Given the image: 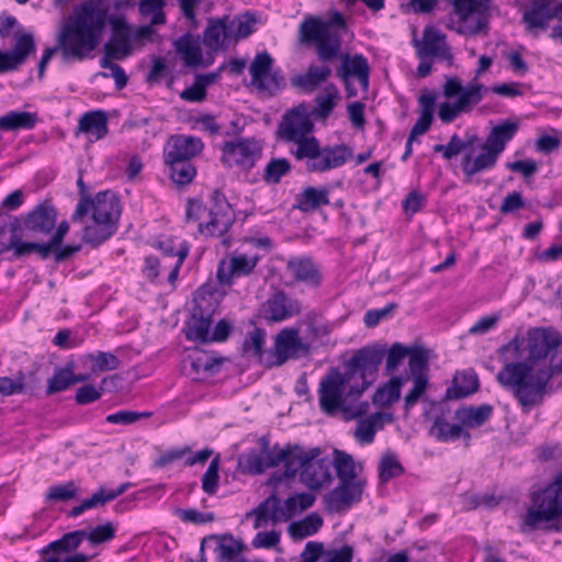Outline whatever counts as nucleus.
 Here are the masks:
<instances>
[{
    "instance_id": "nucleus-57",
    "label": "nucleus",
    "mask_w": 562,
    "mask_h": 562,
    "mask_svg": "<svg viewBox=\"0 0 562 562\" xmlns=\"http://www.w3.org/2000/svg\"><path fill=\"white\" fill-rule=\"evenodd\" d=\"M446 43V35L440 31H437L431 27H426L423 36V48L422 54L426 56H430L438 50V47L441 44Z\"/></svg>"
},
{
    "instance_id": "nucleus-64",
    "label": "nucleus",
    "mask_w": 562,
    "mask_h": 562,
    "mask_svg": "<svg viewBox=\"0 0 562 562\" xmlns=\"http://www.w3.org/2000/svg\"><path fill=\"white\" fill-rule=\"evenodd\" d=\"M396 303H389L382 308L369 310L363 318L366 326L370 328L376 326L381 319L391 315L396 310Z\"/></svg>"
},
{
    "instance_id": "nucleus-59",
    "label": "nucleus",
    "mask_w": 562,
    "mask_h": 562,
    "mask_svg": "<svg viewBox=\"0 0 562 562\" xmlns=\"http://www.w3.org/2000/svg\"><path fill=\"white\" fill-rule=\"evenodd\" d=\"M89 358L92 362L93 371H111L120 366L119 358L111 352L98 351L94 355H90Z\"/></svg>"
},
{
    "instance_id": "nucleus-13",
    "label": "nucleus",
    "mask_w": 562,
    "mask_h": 562,
    "mask_svg": "<svg viewBox=\"0 0 562 562\" xmlns=\"http://www.w3.org/2000/svg\"><path fill=\"white\" fill-rule=\"evenodd\" d=\"M459 25L456 32L473 36L487 29L490 21L491 0H451Z\"/></svg>"
},
{
    "instance_id": "nucleus-39",
    "label": "nucleus",
    "mask_w": 562,
    "mask_h": 562,
    "mask_svg": "<svg viewBox=\"0 0 562 562\" xmlns=\"http://www.w3.org/2000/svg\"><path fill=\"white\" fill-rule=\"evenodd\" d=\"M80 132L91 134L95 139H101L108 134V114L102 110L85 113L78 123Z\"/></svg>"
},
{
    "instance_id": "nucleus-35",
    "label": "nucleus",
    "mask_w": 562,
    "mask_h": 562,
    "mask_svg": "<svg viewBox=\"0 0 562 562\" xmlns=\"http://www.w3.org/2000/svg\"><path fill=\"white\" fill-rule=\"evenodd\" d=\"M329 193L328 187H307L297 195L295 207L304 213L316 211L329 204Z\"/></svg>"
},
{
    "instance_id": "nucleus-55",
    "label": "nucleus",
    "mask_w": 562,
    "mask_h": 562,
    "mask_svg": "<svg viewBox=\"0 0 562 562\" xmlns=\"http://www.w3.org/2000/svg\"><path fill=\"white\" fill-rule=\"evenodd\" d=\"M338 98V90L334 85L326 88V94L316 97L315 114L319 117H327L335 108V100Z\"/></svg>"
},
{
    "instance_id": "nucleus-34",
    "label": "nucleus",
    "mask_w": 562,
    "mask_h": 562,
    "mask_svg": "<svg viewBox=\"0 0 562 562\" xmlns=\"http://www.w3.org/2000/svg\"><path fill=\"white\" fill-rule=\"evenodd\" d=\"M493 414V406L490 404H482L479 406H462L454 413L456 419L461 426L468 428H476L484 425Z\"/></svg>"
},
{
    "instance_id": "nucleus-26",
    "label": "nucleus",
    "mask_w": 562,
    "mask_h": 562,
    "mask_svg": "<svg viewBox=\"0 0 562 562\" xmlns=\"http://www.w3.org/2000/svg\"><path fill=\"white\" fill-rule=\"evenodd\" d=\"M262 441H263L262 453L251 451V452L244 454L239 459V464L243 467L244 471L251 475L260 474L266 469L276 468L281 463L285 468V460L280 459V454L282 453V448L279 449L277 446H274L270 450L268 440L262 439Z\"/></svg>"
},
{
    "instance_id": "nucleus-51",
    "label": "nucleus",
    "mask_w": 562,
    "mask_h": 562,
    "mask_svg": "<svg viewBox=\"0 0 562 562\" xmlns=\"http://www.w3.org/2000/svg\"><path fill=\"white\" fill-rule=\"evenodd\" d=\"M379 479L382 482H387L393 477L400 476L404 473V468L396 459L393 452H385L382 454L379 463Z\"/></svg>"
},
{
    "instance_id": "nucleus-58",
    "label": "nucleus",
    "mask_w": 562,
    "mask_h": 562,
    "mask_svg": "<svg viewBox=\"0 0 562 562\" xmlns=\"http://www.w3.org/2000/svg\"><path fill=\"white\" fill-rule=\"evenodd\" d=\"M71 385L70 369L59 368L56 369L53 376L47 382L46 394L52 395L57 392L64 391Z\"/></svg>"
},
{
    "instance_id": "nucleus-48",
    "label": "nucleus",
    "mask_w": 562,
    "mask_h": 562,
    "mask_svg": "<svg viewBox=\"0 0 562 562\" xmlns=\"http://www.w3.org/2000/svg\"><path fill=\"white\" fill-rule=\"evenodd\" d=\"M165 162L169 166L171 180L177 184L184 186L190 183L196 173L190 160Z\"/></svg>"
},
{
    "instance_id": "nucleus-25",
    "label": "nucleus",
    "mask_w": 562,
    "mask_h": 562,
    "mask_svg": "<svg viewBox=\"0 0 562 562\" xmlns=\"http://www.w3.org/2000/svg\"><path fill=\"white\" fill-rule=\"evenodd\" d=\"M202 43L214 57L215 54L225 52L233 42L227 24V15L210 18L202 35Z\"/></svg>"
},
{
    "instance_id": "nucleus-10",
    "label": "nucleus",
    "mask_w": 562,
    "mask_h": 562,
    "mask_svg": "<svg viewBox=\"0 0 562 562\" xmlns=\"http://www.w3.org/2000/svg\"><path fill=\"white\" fill-rule=\"evenodd\" d=\"M487 88L482 83L470 82L462 86L457 77H447L443 85V95L447 99L458 97L454 103L442 102L438 109V117L445 124L453 122L460 114L469 113L479 104Z\"/></svg>"
},
{
    "instance_id": "nucleus-63",
    "label": "nucleus",
    "mask_w": 562,
    "mask_h": 562,
    "mask_svg": "<svg viewBox=\"0 0 562 562\" xmlns=\"http://www.w3.org/2000/svg\"><path fill=\"white\" fill-rule=\"evenodd\" d=\"M115 536V529L111 522L97 526L91 531L87 532L86 539L93 546L102 542L110 541Z\"/></svg>"
},
{
    "instance_id": "nucleus-17",
    "label": "nucleus",
    "mask_w": 562,
    "mask_h": 562,
    "mask_svg": "<svg viewBox=\"0 0 562 562\" xmlns=\"http://www.w3.org/2000/svg\"><path fill=\"white\" fill-rule=\"evenodd\" d=\"M310 353V346L300 338L295 328H284L276 337L273 349L269 352V367L282 366L288 359H296Z\"/></svg>"
},
{
    "instance_id": "nucleus-36",
    "label": "nucleus",
    "mask_w": 562,
    "mask_h": 562,
    "mask_svg": "<svg viewBox=\"0 0 562 562\" xmlns=\"http://www.w3.org/2000/svg\"><path fill=\"white\" fill-rule=\"evenodd\" d=\"M36 52V44L32 33L15 35V44L11 52H5L11 70L23 65L27 57Z\"/></svg>"
},
{
    "instance_id": "nucleus-20",
    "label": "nucleus",
    "mask_w": 562,
    "mask_h": 562,
    "mask_svg": "<svg viewBox=\"0 0 562 562\" xmlns=\"http://www.w3.org/2000/svg\"><path fill=\"white\" fill-rule=\"evenodd\" d=\"M561 336L552 329L532 328L528 331L527 349L528 361L533 362L547 357L553 358V353L561 345Z\"/></svg>"
},
{
    "instance_id": "nucleus-6",
    "label": "nucleus",
    "mask_w": 562,
    "mask_h": 562,
    "mask_svg": "<svg viewBox=\"0 0 562 562\" xmlns=\"http://www.w3.org/2000/svg\"><path fill=\"white\" fill-rule=\"evenodd\" d=\"M91 29L86 26L83 16L75 14V10L64 19L56 32L55 44L43 52L38 61V78L44 77L47 64L54 55H59L65 64L90 59V50L95 43Z\"/></svg>"
},
{
    "instance_id": "nucleus-11",
    "label": "nucleus",
    "mask_w": 562,
    "mask_h": 562,
    "mask_svg": "<svg viewBox=\"0 0 562 562\" xmlns=\"http://www.w3.org/2000/svg\"><path fill=\"white\" fill-rule=\"evenodd\" d=\"M314 502L315 496L306 492L289 496L283 505H281V501L277 496L271 495L255 509L256 520L254 527L258 529L269 519L273 522L288 521L297 513L312 507Z\"/></svg>"
},
{
    "instance_id": "nucleus-54",
    "label": "nucleus",
    "mask_w": 562,
    "mask_h": 562,
    "mask_svg": "<svg viewBox=\"0 0 562 562\" xmlns=\"http://www.w3.org/2000/svg\"><path fill=\"white\" fill-rule=\"evenodd\" d=\"M376 344L382 346V344ZM383 347H385V345H383ZM409 348L411 347H406L401 342H394L387 351L386 348H384L385 352L383 358H386L385 371L387 374L393 373L398 368L401 362L408 356Z\"/></svg>"
},
{
    "instance_id": "nucleus-46",
    "label": "nucleus",
    "mask_w": 562,
    "mask_h": 562,
    "mask_svg": "<svg viewBox=\"0 0 562 562\" xmlns=\"http://www.w3.org/2000/svg\"><path fill=\"white\" fill-rule=\"evenodd\" d=\"M430 435L437 440L447 442L461 438L462 426L450 424L442 417H437L430 428Z\"/></svg>"
},
{
    "instance_id": "nucleus-8",
    "label": "nucleus",
    "mask_w": 562,
    "mask_h": 562,
    "mask_svg": "<svg viewBox=\"0 0 562 562\" xmlns=\"http://www.w3.org/2000/svg\"><path fill=\"white\" fill-rule=\"evenodd\" d=\"M518 131V124L512 121H504L494 126L484 144L481 145L482 153L475 158L465 154L461 161L462 171L467 177H472L484 170L492 169L499 155L505 150L509 140H512Z\"/></svg>"
},
{
    "instance_id": "nucleus-1",
    "label": "nucleus",
    "mask_w": 562,
    "mask_h": 562,
    "mask_svg": "<svg viewBox=\"0 0 562 562\" xmlns=\"http://www.w3.org/2000/svg\"><path fill=\"white\" fill-rule=\"evenodd\" d=\"M385 349L367 345L353 352L344 364V372L333 369L319 383V407L326 415L345 414L350 400H358L376 380Z\"/></svg>"
},
{
    "instance_id": "nucleus-50",
    "label": "nucleus",
    "mask_w": 562,
    "mask_h": 562,
    "mask_svg": "<svg viewBox=\"0 0 562 562\" xmlns=\"http://www.w3.org/2000/svg\"><path fill=\"white\" fill-rule=\"evenodd\" d=\"M408 367L413 378L427 376L428 372V351L420 346L409 348Z\"/></svg>"
},
{
    "instance_id": "nucleus-30",
    "label": "nucleus",
    "mask_w": 562,
    "mask_h": 562,
    "mask_svg": "<svg viewBox=\"0 0 562 562\" xmlns=\"http://www.w3.org/2000/svg\"><path fill=\"white\" fill-rule=\"evenodd\" d=\"M211 324L212 313L201 305L193 306L191 316L186 324L187 339L202 344L209 342Z\"/></svg>"
},
{
    "instance_id": "nucleus-45",
    "label": "nucleus",
    "mask_w": 562,
    "mask_h": 562,
    "mask_svg": "<svg viewBox=\"0 0 562 562\" xmlns=\"http://www.w3.org/2000/svg\"><path fill=\"white\" fill-rule=\"evenodd\" d=\"M266 342V331L262 328L255 327L247 333L241 345V355L262 360L263 345Z\"/></svg>"
},
{
    "instance_id": "nucleus-16",
    "label": "nucleus",
    "mask_w": 562,
    "mask_h": 562,
    "mask_svg": "<svg viewBox=\"0 0 562 562\" xmlns=\"http://www.w3.org/2000/svg\"><path fill=\"white\" fill-rule=\"evenodd\" d=\"M209 216L210 220L205 224H199V231L211 236L224 235L235 221L234 211L224 193L220 190H214L212 193Z\"/></svg>"
},
{
    "instance_id": "nucleus-24",
    "label": "nucleus",
    "mask_w": 562,
    "mask_h": 562,
    "mask_svg": "<svg viewBox=\"0 0 562 562\" xmlns=\"http://www.w3.org/2000/svg\"><path fill=\"white\" fill-rule=\"evenodd\" d=\"M257 257L232 255L222 259L216 270V279L221 285H231L235 278L250 274L257 266Z\"/></svg>"
},
{
    "instance_id": "nucleus-5",
    "label": "nucleus",
    "mask_w": 562,
    "mask_h": 562,
    "mask_svg": "<svg viewBox=\"0 0 562 562\" xmlns=\"http://www.w3.org/2000/svg\"><path fill=\"white\" fill-rule=\"evenodd\" d=\"M91 29L86 26L83 16L75 14V10L64 19L56 32L55 44L43 52L38 61V78L44 77L47 64L54 55H59L65 64L90 59V50L95 43Z\"/></svg>"
},
{
    "instance_id": "nucleus-42",
    "label": "nucleus",
    "mask_w": 562,
    "mask_h": 562,
    "mask_svg": "<svg viewBox=\"0 0 562 562\" xmlns=\"http://www.w3.org/2000/svg\"><path fill=\"white\" fill-rule=\"evenodd\" d=\"M323 526V518L317 513H311L299 521L291 522L288 527L290 537L302 540L316 533Z\"/></svg>"
},
{
    "instance_id": "nucleus-49",
    "label": "nucleus",
    "mask_w": 562,
    "mask_h": 562,
    "mask_svg": "<svg viewBox=\"0 0 562 562\" xmlns=\"http://www.w3.org/2000/svg\"><path fill=\"white\" fill-rule=\"evenodd\" d=\"M165 7V0H139L138 2L140 15L150 16L151 25H162L166 23Z\"/></svg>"
},
{
    "instance_id": "nucleus-21",
    "label": "nucleus",
    "mask_w": 562,
    "mask_h": 562,
    "mask_svg": "<svg viewBox=\"0 0 562 562\" xmlns=\"http://www.w3.org/2000/svg\"><path fill=\"white\" fill-rule=\"evenodd\" d=\"M201 44L203 43L200 35H193L191 33H184L173 42V47L183 60L186 67L192 69L198 67L206 68L213 64L214 57L209 50L206 52V56H203Z\"/></svg>"
},
{
    "instance_id": "nucleus-23",
    "label": "nucleus",
    "mask_w": 562,
    "mask_h": 562,
    "mask_svg": "<svg viewBox=\"0 0 562 562\" xmlns=\"http://www.w3.org/2000/svg\"><path fill=\"white\" fill-rule=\"evenodd\" d=\"M23 233L21 218L7 214H0V255L12 251V258L19 259L30 254H20L18 248L23 244H32V241H23Z\"/></svg>"
},
{
    "instance_id": "nucleus-53",
    "label": "nucleus",
    "mask_w": 562,
    "mask_h": 562,
    "mask_svg": "<svg viewBox=\"0 0 562 562\" xmlns=\"http://www.w3.org/2000/svg\"><path fill=\"white\" fill-rule=\"evenodd\" d=\"M78 492V485L74 481H68L65 484L52 485L45 494V501L50 503L68 502L76 498Z\"/></svg>"
},
{
    "instance_id": "nucleus-31",
    "label": "nucleus",
    "mask_w": 562,
    "mask_h": 562,
    "mask_svg": "<svg viewBox=\"0 0 562 562\" xmlns=\"http://www.w3.org/2000/svg\"><path fill=\"white\" fill-rule=\"evenodd\" d=\"M285 268L296 282L306 283L312 286L321 284V272L310 257H290Z\"/></svg>"
},
{
    "instance_id": "nucleus-28",
    "label": "nucleus",
    "mask_w": 562,
    "mask_h": 562,
    "mask_svg": "<svg viewBox=\"0 0 562 562\" xmlns=\"http://www.w3.org/2000/svg\"><path fill=\"white\" fill-rule=\"evenodd\" d=\"M204 145L201 138L188 135H175L169 138L164 150L165 161L191 160Z\"/></svg>"
},
{
    "instance_id": "nucleus-4",
    "label": "nucleus",
    "mask_w": 562,
    "mask_h": 562,
    "mask_svg": "<svg viewBox=\"0 0 562 562\" xmlns=\"http://www.w3.org/2000/svg\"><path fill=\"white\" fill-rule=\"evenodd\" d=\"M74 10L76 15L83 16L86 26L92 27L95 43L90 50V59L94 56L93 53L101 42L106 25H110L112 34L104 45H110L123 59L132 54V27L124 15L110 14V0H85Z\"/></svg>"
},
{
    "instance_id": "nucleus-15",
    "label": "nucleus",
    "mask_w": 562,
    "mask_h": 562,
    "mask_svg": "<svg viewBox=\"0 0 562 562\" xmlns=\"http://www.w3.org/2000/svg\"><path fill=\"white\" fill-rule=\"evenodd\" d=\"M57 218L58 212L52 202L43 201L21 218L22 233L34 239L47 237L54 232Z\"/></svg>"
},
{
    "instance_id": "nucleus-2",
    "label": "nucleus",
    "mask_w": 562,
    "mask_h": 562,
    "mask_svg": "<svg viewBox=\"0 0 562 562\" xmlns=\"http://www.w3.org/2000/svg\"><path fill=\"white\" fill-rule=\"evenodd\" d=\"M347 31L345 16L334 11L327 19L307 14L297 29V41L303 46H314L321 65L311 64L303 74L291 77V86L304 93L314 92L331 76L328 63L339 57L342 33Z\"/></svg>"
},
{
    "instance_id": "nucleus-22",
    "label": "nucleus",
    "mask_w": 562,
    "mask_h": 562,
    "mask_svg": "<svg viewBox=\"0 0 562 562\" xmlns=\"http://www.w3.org/2000/svg\"><path fill=\"white\" fill-rule=\"evenodd\" d=\"M562 2L557 0H530V7L522 14V22L528 32L546 30L552 19H561Z\"/></svg>"
},
{
    "instance_id": "nucleus-7",
    "label": "nucleus",
    "mask_w": 562,
    "mask_h": 562,
    "mask_svg": "<svg viewBox=\"0 0 562 562\" xmlns=\"http://www.w3.org/2000/svg\"><path fill=\"white\" fill-rule=\"evenodd\" d=\"M318 447L305 449L300 445H286L282 448L281 460H285L283 477L294 479L300 474L301 482L310 490H318L333 481V461L321 457Z\"/></svg>"
},
{
    "instance_id": "nucleus-32",
    "label": "nucleus",
    "mask_w": 562,
    "mask_h": 562,
    "mask_svg": "<svg viewBox=\"0 0 562 562\" xmlns=\"http://www.w3.org/2000/svg\"><path fill=\"white\" fill-rule=\"evenodd\" d=\"M55 228L47 243L32 241V244H23L18 248V251L20 254L36 252L41 259H47L52 254V249L63 244L65 236L69 232V223L61 221Z\"/></svg>"
},
{
    "instance_id": "nucleus-40",
    "label": "nucleus",
    "mask_w": 562,
    "mask_h": 562,
    "mask_svg": "<svg viewBox=\"0 0 562 562\" xmlns=\"http://www.w3.org/2000/svg\"><path fill=\"white\" fill-rule=\"evenodd\" d=\"M209 538H213L215 542L217 559L224 562L233 561L246 548L241 540L235 539L231 533L209 535Z\"/></svg>"
},
{
    "instance_id": "nucleus-62",
    "label": "nucleus",
    "mask_w": 562,
    "mask_h": 562,
    "mask_svg": "<svg viewBox=\"0 0 562 562\" xmlns=\"http://www.w3.org/2000/svg\"><path fill=\"white\" fill-rule=\"evenodd\" d=\"M150 416V412L119 411L108 415L106 422L111 424L130 425L142 418H148Z\"/></svg>"
},
{
    "instance_id": "nucleus-33",
    "label": "nucleus",
    "mask_w": 562,
    "mask_h": 562,
    "mask_svg": "<svg viewBox=\"0 0 562 562\" xmlns=\"http://www.w3.org/2000/svg\"><path fill=\"white\" fill-rule=\"evenodd\" d=\"M479 389V379L473 370L458 372L452 381V385L447 389L446 400H461Z\"/></svg>"
},
{
    "instance_id": "nucleus-3",
    "label": "nucleus",
    "mask_w": 562,
    "mask_h": 562,
    "mask_svg": "<svg viewBox=\"0 0 562 562\" xmlns=\"http://www.w3.org/2000/svg\"><path fill=\"white\" fill-rule=\"evenodd\" d=\"M312 130L313 122L299 108L286 112L278 128L282 139L296 144L291 154L296 160H305L306 171L326 172L344 166L352 157V149L345 144L321 147L316 137L307 136Z\"/></svg>"
},
{
    "instance_id": "nucleus-60",
    "label": "nucleus",
    "mask_w": 562,
    "mask_h": 562,
    "mask_svg": "<svg viewBox=\"0 0 562 562\" xmlns=\"http://www.w3.org/2000/svg\"><path fill=\"white\" fill-rule=\"evenodd\" d=\"M428 386L427 376L413 378V386L404 397V408L411 409L425 394Z\"/></svg>"
},
{
    "instance_id": "nucleus-43",
    "label": "nucleus",
    "mask_w": 562,
    "mask_h": 562,
    "mask_svg": "<svg viewBox=\"0 0 562 562\" xmlns=\"http://www.w3.org/2000/svg\"><path fill=\"white\" fill-rule=\"evenodd\" d=\"M403 379L401 376L391 378L383 386L379 387L373 396V404L387 407L400 400Z\"/></svg>"
},
{
    "instance_id": "nucleus-47",
    "label": "nucleus",
    "mask_w": 562,
    "mask_h": 562,
    "mask_svg": "<svg viewBox=\"0 0 562 562\" xmlns=\"http://www.w3.org/2000/svg\"><path fill=\"white\" fill-rule=\"evenodd\" d=\"M335 458L333 467L336 470L337 477L339 481L356 480L359 479L356 473L355 462L350 454L335 450Z\"/></svg>"
},
{
    "instance_id": "nucleus-19",
    "label": "nucleus",
    "mask_w": 562,
    "mask_h": 562,
    "mask_svg": "<svg viewBox=\"0 0 562 562\" xmlns=\"http://www.w3.org/2000/svg\"><path fill=\"white\" fill-rule=\"evenodd\" d=\"M366 481L362 479L339 481L338 485L326 496L325 502L331 512L349 509L362 498Z\"/></svg>"
},
{
    "instance_id": "nucleus-27",
    "label": "nucleus",
    "mask_w": 562,
    "mask_h": 562,
    "mask_svg": "<svg viewBox=\"0 0 562 562\" xmlns=\"http://www.w3.org/2000/svg\"><path fill=\"white\" fill-rule=\"evenodd\" d=\"M300 313V302L289 297L283 291L272 293L262 306L263 317L273 323L282 322Z\"/></svg>"
},
{
    "instance_id": "nucleus-38",
    "label": "nucleus",
    "mask_w": 562,
    "mask_h": 562,
    "mask_svg": "<svg viewBox=\"0 0 562 562\" xmlns=\"http://www.w3.org/2000/svg\"><path fill=\"white\" fill-rule=\"evenodd\" d=\"M387 418L392 419L391 415L385 413H373L369 417L360 419L353 432L355 439L361 445H369L373 442L375 432L383 427L382 420Z\"/></svg>"
},
{
    "instance_id": "nucleus-14",
    "label": "nucleus",
    "mask_w": 562,
    "mask_h": 562,
    "mask_svg": "<svg viewBox=\"0 0 562 562\" xmlns=\"http://www.w3.org/2000/svg\"><path fill=\"white\" fill-rule=\"evenodd\" d=\"M273 58L263 50L258 53L249 66L251 85L260 92L274 95L285 87L281 69H272Z\"/></svg>"
},
{
    "instance_id": "nucleus-18",
    "label": "nucleus",
    "mask_w": 562,
    "mask_h": 562,
    "mask_svg": "<svg viewBox=\"0 0 562 562\" xmlns=\"http://www.w3.org/2000/svg\"><path fill=\"white\" fill-rule=\"evenodd\" d=\"M261 147L250 138H243L237 142H225L222 146V162L227 167H240L251 169L260 157Z\"/></svg>"
},
{
    "instance_id": "nucleus-41",
    "label": "nucleus",
    "mask_w": 562,
    "mask_h": 562,
    "mask_svg": "<svg viewBox=\"0 0 562 562\" xmlns=\"http://www.w3.org/2000/svg\"><path fill=\"white\" fill-rule=\"evenodd\" d=\"M38 119L35 113L26 111H10L0 116V130L18 131L31 130L35 126Z\"/></svg>"
},
{
    "instance_id": "nucleus-44",
    "label": "nucleus",
    "mask_w": 562,
    "mask_h": 562,
    "mask_svg": "<svg viewBox=\"0 0 562 562\" xmlns=\"http://www.w3.org/2000/svg\"><path fill=\"white\" fill-rule=\"evenodd\" d=\"M257 20L255 15L250 12H246L240 15H236L231 19L227 15V24L229 25V32L232 35V40L234 43L239 42L240 40L247 38L255 31V25Z\"/></svg>"
},
{
    "instance_id": "nucleus-37",
    "label": "nucleus",
    "mask_w": 562,
    "mask_h": 562,
    "mask_svg": "<svg viewBox=\"0 0 562 562\" xmlns=\"http://www.w3.org/2000/svg\"><path fill=\"white\" fill-rule=\"evenodd\" d=\"M116 231L117 227L113 224H108L101 220H92L90 224L83 227L81 238L85 244L97 248L110 239L116 233Z\"/></svg>"
},
{
    "instance_id": "nucleus-12",
    "label": "nucleus",
    "mask_w": 562,
    "mask_h": 562,
    "mask_svg": "<svg viewBox=\"0 0 562 562\" xmlns=\"http://www.w3.org/2000/svg\"><path fill=\"white\" fill-rule=\"evenodd\" d=\"M89 213H91L92 220H101L117 227L122 213L119 196L106 190L97 193L93 199H80L71 215V221L82 222Z\"/></svg>"
},
{
    "instance_id": "nucleus-9",
    "label": "nucleus",
    "mask_w": 562,
    "mask_h": 562,
    "mask_svg": "<svg viewBox=\"0 0 562 562\" xmlns=\"http://www.w3.org/2000/svg\"><path fill=\"white\" fill-rule=\"evenodd\" d=\"M562 517V482L559 475L544 488L531 496V506L527 509L520 529L529 532Z\"/></svg>"
},
{
    "instance_id": "nucleus-29",
    "label": "nucleus",
    "mask_w": 562,
    "mask_h": 562,
    "mask_svg": "<svg viewBox=\"0 0 562 562\" xmlns=\"http://www.w3.org/2000/svg\"><path fill=\"white\" fill-rule=\"evenodd\" d=\"M338 58L341 63L336 71L337 77L340 79H350L353 77L359 81L362 90L367 91L370 77L368 59L361 54L349 56L348 54H341V50L339 52Z\"/></svg>"
},
{
    "instance_id": "nucleus-61",
    "label": "nucleus",
    "mask_w": 562,
    "mask_h": 562,
    "mask_svg": "<svg viewBox=\"0 0 562 562\" xmlns=\"http://www.w3.org/2000/svg\"><path fill=\"white\" fill-rule=\"evenodd\" d=\"M218 469H220V459L218 457L214 458L207 467L206 472L202 476V490L209 494H215L218 486Z\"/></svg>"
},
{
    "instance_id": "nucleus-52",
    "label": "nucleus",
    "mask_w": 562,
    "mask_h": 562,
    "mask_svg": "<svg viewBox=\"0 0 562 562\" xmlns=\"http://www.w3.org/2000/svg\"><path fill=\"white\" fill-rule=\"evenodd\" d=\"M290 171L291 164L286 158H272L265 168L262 179L266 183L277 184Z\"/></svg>"
},
{
    "instance_id": "nucleus-56",
    "label": "nucleus",
    "mask_w": 562,
    "mask_h": 562,
    "mask_svg": "<svg viewBox=\"0 0 562 562\" xmlns=\"http://www.w3.org/2000/svg\"><path fill=\"white\" fill-rule=\"evenodd\" d=\"M25 391V376L19 371L14 378L0 376V396H11L22 394Z\"/></svg>"
}]
</instances>
